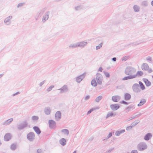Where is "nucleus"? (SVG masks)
<instances>
[{
    "label": "nucleus",
    "instance_id": "nucleus-30",
    "mask_svg": "<svg viewBox=\"0 0 153 153\" xmlns=\"http://www.w3.org/2000/svg\"><path fill=\"white\" fill-rule=\"evenodd\" d=\"M91 84L92 86L94 87H96L97 85L96 80L94 79L92 80L91 82Z\"/></svg>",
    "mask_w": 153,
    "mask_h": 153
},
{
    "label": "nucleus",
    "instance_id": "nucleus-6",
    "mask_svg": "<svg viewBox=\"0 0 153 153\" xmlns=\"http://www.w3.org/2000/svg\"><path fill=\"white\" fill-rule=\"evenodd\" d=\"M58 90L60 91L59 92L60 94H63L68 92L69 91V89L67 85H64L61 88L58 89Z\"/></svg>",
    "mask_w": 153,
    "mask_h": 153
},
{
    "label": "nucleus",
    "instance_id": "nucleus-10",
    "mask_svg": "<svg viewBox=\"0 0 153 153\" xmlns=\"http://www.w3.org/2000/svg\"><path fill=\"white\" fill-rule=\"evenodd\" d=\"M11 134L10 133H7L4 135V140L5 141H8L11 139Z\"/></svg>",
    "mask_w": 153,
    "mask_h": 153
},
{
    "label": "nucleus",
    "instance_id": "nucleus-33",
    "mask_svg": "<svg viewBox=\"0 0 153 153\" xmlns=\"http://www.w3.org/2000/svg\"><path fill=\"white\" fill-rule=\"evenodd\" d=\"M139 83L140 87V88L142 90H143L145 89V87L143 83L141 81L139 82Z\"/></svg>",
    "mask_w": 153,
    "mask_h": 153
},
{
    "label": "nucleus",
    "instance_id": "nucleus-37",
    "mask_svg": "<svg viewBox=\"0 0 153 153\" xmlns=\"http://www.w3.org/2000/svg\"><path fill=\"white\" fill-rule=\"evenodd\" d=\"M54 86L53 85H52L50 86L46 90L48 92H49L51 91L53 88L54 87Z\"/></svg>",
    "mask_w": 153,
    "mask_h": 153
},
{
    "label": "nucleus",
    "instance_id": "nucleus-11",
    "mask_svg": "<svg viewBox=\"0 0 153 153\" xmlns=\"http://www.w3.org/2000/svg\"><path fill=\"white\" fill-rule=\"evenodd\" d=\"M61 118V113L60 111L56 112L55 114V119L57 121H59Z\"/></svg>",
    "mask_w": 153,
    "mask_h": 153
},
{
    "label": "nucleus",
    "instance_id": "nucleus-12",
    "mask_svg": "<svg viewBox=\"0 0 153 153\" xmlns=\"http://www.w3.org/2000/svg\"><path fill=\"white\" fill-rule=\"evenodd\" d=\"M110 107L112 111H116L120 108V106L117 104H111Z\"/></svg>",
    "mask_w": 153,
    "mask_h": 153
},
{
    "label": "nucleus",
    "instance_id": "nucleus-55",
    "mask_svg": "<svg viewBox=\"0 0 153 153\" xmlns=\"http://www.w3.org/2000/svg\"><path fill=\"white\" fill-rule=\"evenodd\" d=\"M4 75V74H0V79Z\"/></svg>",
    "mask_w": 153,
    "mask_h": 153
},
{
    "label": "nucleus",
    "instance_id": "nucleus-38",
    "mask_svg": "<svg viewBox=\"0 0 153 153\" xmlns=\"http://www.w3.org/2000/svg\"><path fill=\"white\" fill-rule=\"evenodd\" d=\"M103 72L104 73L105 76L107 77H109L110 76V75L107 72H106L105 71H103Z\"/></svg>",
    "mask_w": 153,
    "mask_h": 153
},
{
    "label": "nucleus",
    "instance_id": "nucleus-5",
    "mask_svg": "<svg viewBox=\"0 0 153 153\" xmlns=\"http://www.w3.org/2000/svg\"><path fill=\"white\" fill-rule=\"evenodd\" d=\"M49 127L51 129H55L56 127V122L53 120H51L48 121Z\"/></svg>",
    "mask_w": 153,
    "mask_h": 153
},
{
    "label": "nucleus",
    "instance_id": "nucleus-56",
    "mask_svg": "<svg viewBox=\"0 0 153 153\" xmlns=\"http://www.w3.org/2000/svg\"><path fill=\"white\" fill-rule=\"evenodd\" d=\"M112 59L114 61H115L116 60V58L115 57H114Z\"/></svg>",
    "mask_w": 153,
    "mask_h": 153
},
{
    "label": "nucleus",
    "instance_id": "nucleus-28",
    "mask_svg": "<svg viewBox=\"0 0 153 153\" xmlns=\"http://www.w3.org/2000/svg\"><path fill=\"white\" fill-rule=\"evenodd\" d=\"M146 102V100L145 99H143L140 102V103L137 105L138 106H140L142 105Z\"/></svg>",
    "mask_w": 153,
    "mask_h": 153
},
{
    "label": "nucleus",
    "instance_id": "nucleus-60",
    "mask_svg": "<svg viewBox=\"0 0 153 153\" xmlns=\"http://www.w3.org/2000/svg\"><path fill=\"white\" fill-rule=\"evenodd\" d=\"M73 153H76V151H74Z\"/></svg>",
    "mask_w": 153,
    "mask_h": 153
},
{
    "label": "nucleus",
    "instance_id": "nucleus-62",
    "mask_svg": "<svg viewBox=\"0 0 153 153\" xmlns=\"http://www.w3.org/2000/svg\"><path fill=\"white\" fill-rule=\"evenodd\" d=\"M130 120V119H129V120L128 119V121H129Z\"/></svg>",
    "mask_w": 153,
    "mask_h": 153
},
{
    "label": "nucleus",
    "instance_id": "nucleus-31",
    "mask_svg": "<svg viewBox=\"0 0 153 153\" xmlns=\"http://www.w3.org/2000/svg\"><path fill=\"white\" fill-rule=\"evenodd\" d=\"M102 98V96H99L97 97L95 99V102H98Z\"/></svg>",
    "mask_w": 153,
    "mask_h": 153
},
{
    "label": "nucleus",
    "instance_id": "nucleus-47",
    "mask_svg": "<svg viewBox=\"0 0 153 153\" xmlns=\"http://www.w3.org/2000/svg\"><path fill=\"white\" fill-rule=\"evenodd\" d=\"M132 128V126H127L126 128V130L127 131L129 130V129H131Z\"/></svg>",
    "mask_w": 153,
    "mask_h": 153
},
{
    "label": "nucleus",
    "instance_id": "nucleus-25",
    "mask_svg": "<svg viewBox=\"0 0 153 153\" xmlns=\"http://www.w3.org/2000/svg\"><path fill=\"white\" fill-rule=\"evenodd\" d=\"M142 69L143 71H147L149 73H151L153 71V70L150 68H143Z\"/></svg>",
    "mask_w": 153,
    "mask_h": 153
},
{
    "label": "nucleus",
    "instance_id": "nucleus-19",
    "mask_svg": "<svg viewBox=\"0 0 153 153\" xmlns=\"http://www.w3.org/2000/svg\"><path fill=\"white\" fill-rule=\"evenodd\" d=\"M112 100L113 101L116 102L119 101L120 100V96H114L112 97Z\"/></svg>",
    "mask_w": 153,
    "mask_h": 153
},
{
    "label": "nucleus",
    "instance_id": "nucleus-17",
    "mask_svg": "<svg viewBox=\"0 0 153 153\" xmlns=\"http://www.w3.org/2000/svg\"><path fill=\"white\" fill-rule=\"evenodd\" d=\"M51 109L49 107H45L44 109V112L46 115H49L51 114Z\"/></svg>",
    "mask_w": 153,
    "mask_h": 153
},
{
    "label": "nucleus",
    "instance_id": "nucleus-57",
    "mask_svg": "<svg viewBox=\"0 0 153 153\" xmlns=\"http://www.w3.org/2000/svg\"><path fill=\"white\" fill-rule=\"evenodd\" d=\"M151 4L152 6H153V0L151 2Z\"/></svg>",
    "mask_w": 153,
    "mask_h": 153
},
{
    "label": "nucleus",
    "instance_id": "nucleus-3",
    "mask_svg": "<svg viewBox=\"0 0 153 153\" xmlns=\"http://www.w3.org/2000/svg\"><path fill=\"white\" fill-rule=\"evenodd\" d=\"M28 123L26 121H25L17 126L19 130L24 129L27 126Z\"/></svg>",
    "mask_w": 153,
    "mask_h": 153
},
{
    "label": "nucleus",
    "instance_id": "nucleus-45",
    "mask_svg": "<svg viewBox=\"0 0 153 153\" xmlns=\"http://www.w3.org/2000/svg\"><path fill=\"white\" fill-rule=\"evenodd\" d=\"M37 153H43V152L41 149H38L37 151Z\"/></svg>",
    "mask_w": 153,
    "mask_h": 153
},
{
    "label": "nucleus",
    "instance_id": "nucleus-13",
    "mask_svg": "<svg viewBox=\"0 0 153 153\" xmlns=\"http://www.w3.org/2000/svg\"><path fill=\"white\" fill-rule=\"evenodd\" d=\"M152 137V134L148 133L146 134L144 137V139L146 141H148Z\"/></svg>",
    "mask_w": 153,
    "mask_h": 153
},
{
    "label": "nucleus",
    "instance_id": "nucleus-7",
    "mask_svg": "<svg viewBox=\"0 0 153 153\" xmlns=\"http://www.w3.org/2000/svg\"><path fill=\"white\" fill-rule=\"evenodd\" d=\"M86 75V73L85 72L80 76L76 77V81L78 83H80V82L85 78Z\"/></svg>",
    "mask_w": 153,
    "mask_h": 153
},
{
    "label": "nucleus",
    "instance_id": "nucleus-52",
    "mask_svg": "<svg viewBox=\"0 0 153 153\" xmlns=\"http://www.w3.org/2000/svg\"><path fill=\"white\" fill-rule=\"evenodd\" d=\"M102 68H99L98 71H102Z\"/></svg>",
    "mask_w": 153,
    "mask_h": 153
},
{
    "label": "nucleus",
    "instance_id": "nucleus-2",
    "mask_svg": "<svg viewBox=\"0 0 153 153\" xmlns=\"http://www.w3.org/2000/svg\"><path fill=\"white\" fill-rule=\"evenodd\" d=\"M136 70L134 68H126L125 73L127 75H134L133 74L136 72Z\"/></svg>",
    "mask_w": 153,
    "mask_h": 153
},
{
    "label": "nucleus",
    "instance_id": "nucleus-27",
    "mask_svg": "<svg viewBox=\"0 0 153 153\" xmlns=\"http://www.w3.org/2000/svg\"><path fill=\"white\" fill-rule=\"evenodd\" d=\"M125 131V129L117 131L115 133V135L117 136H119L121 134L124 133Z\"/></svg>",
    "mask_w": 153,
    "mask_h": 153
},
{
    "label": "nucleus",
    "instance_id": "nucleus-35",
    "mask_svg": "<svg viewBox=\"0 0 153 153\" xmlns=\"http://www.w3.org/2000/svg\"><path fill=\"white\" fill-rule=\"evenodd\" d=\"M142 115V113H139L138 114L134 116H131L130 117V120H132L135 118H136L137 117H138L140 116H141Z\"/></svg>",
    "mask_w": 153,
    "mask_h": 153
},
{
    "label": "nucleus",
    "instance_id": "nucleus-4",
    "mask_svg": "<svg viewBox=\"0 0 153 153\" xmlns=\"http://www.w3.org/2000/svg\"><path fill=\"white\" fill-rule=\"evenodd\" d=\"M35 134L33 132H30L27 135V140L30 142H32L35 139Z\"/></svg>",
    "mask_w": 153,
    "mask_h": 153
},
{
    "label": "nucleus",
    "instance_id": "nucleus-51",
    "mask_svg": "<svg viewBox=\"0 0 153 153\" xmlns=\"http://www.w3.org/2000/svg\"><path fill=\"white\" fill-rule=\"evenodd\" d=\"M140 122V121L139 120H137L135 121V123L136 125L139 122Z\"/></svg>",
    "mask_w": 153,
    "mask_h": 153
},
{
    "label": "nucleus",
    "instance_id": "nucleus-26",
    "mask_svg": "<svg viewBox=\"0 0 153 153\" xmlns=\"http://www.w3.org/2000/svg\"><path fill=\"white\" fill-rule=\"evenodd\" d=\"M12 18L11 16H9L5 19L4 22L6 24L8 25L11 22V19Z\"/></svg>",
    "mask_w": 153,
    "mask_h": 153
},
{
    "label": "nucleus",
    "instance_id": "nucleus-36",
    "mask_svg": "<svg viewBox=\"0 0 153 153\" xmlns=\"http://www.w3.org/2000/svg\"><path fill=\"white\" fill-rule=\"evenodd\" d=\"M87 44L86 42H82L80 43L79 45L81 46H83L86 45Z\"/></svg>",
    "mask_w": 153,
    "mask_h": 153
},
{
    "label": "nucleus",
    "instance_id": "nucleus-63",
    "mask_svg": "<svg viewBox=\"0 0 153 153\" xmlns=\"http://www.w3.org/2000/svg\"><path fill=\"white\" fill-rule=\"evenodd\" d=\"M93 139V138H92L91 139V140H92Z\"/></svg>",
    "mask_w": 153,
    "mask_h": 153
},
{
    "label": "nucleus",
    "instance_id": "nucleus-8",
    "mask_svg": "<svg viewBox=\"0 0 153 153\" xmlns=\"http://www.w3.org/2000/svg\"><path fill=\"white\" fill-rule=\"evenodd\" d=\"M96 75V79L97 83L100 85H101L102 80V75L99 73H97Z\"/></svg>",
    "mask_w": 153,
    "mask_h": 153
},
{
    "label": "nucleus",
    "instance_id": "nucleus-39",
    "mask_svg": "<svg viewBox=\"0 0 153 153\" xmlns=\"http://www.w3.org/2000/svg\"><path fill=\"white\" fill-rule=\"evenodd\" d=\"M134 10L136 12H138L139 10V9L138 7L136 5L134 6Z\"/></svg>",
    "mask_w": 153,
    "mask_h": 153
},
{
    "label": "nucleus",
    "instance_id": "nucleus-23",
    "mask_svg": "<svg viewBox=\"0 0 153 153\" xmlns=\"http://www.w3.org/2000/svg\"><path fill=\"white\" fill-rule=\"evenodd\" d=\"M116 115V114H114L113 111L109 112L108 113L106 117V119H107L109 117H114Z\"/></svg>",
    "mask_w": 153,
    "mask_h": 153
},
{
    "label": "nucleus",
    "instance_id": "nucleus-16",
    "mask_svg": "<svg viewBox=\"0 0 153 153\" xmlns=\"http://www.w3.org/2000/svg\"><path fill=\"white\" fill-rule=\"evenodd\" d=\"M135 105H131L129 106L126 107V109L127 111V112H129L135 108Z\"/></svg>",
    "mask_w": 153,
    "mask_h": 153
},
{
    "label": "nucleus",
    "instance_id": "nucleus-24",
    "mask_svg": "<svg viewBox=\"0 0 153 153\" xmlns=\"http://www.w3.org/2000/svg\"><path fill=\"white\" fill-rule=\"evenodd\" d=\"M134 78V75H130L124 77L123 78L122 80H126Z\"/></svg>",
    "mask_w": 153,
    "mask_h": 153
},
{
    "label": "nucleus",
    "instance_id": "nucleus-9",
    "mask_svg": "<svg viewBox=\"0 0 153 153\" xmlns=\"http://www.w3.org/2000/svg\"><path fill=\"white\" fill-rule=\"evenodd\" d=\"M132 89L134 92L138 93L140 92V90L139 88V85L137 83L133 84L132 86Z\"/></svg>",
    "mask_w": 153,
    "mask_h": 153
},
{
    "label": "nucleus",
    "instance_id": "nucleus-41",
    "mask_svg": "<svg viewBox=\"0 0 153 153\" xmlns=\"http://www.w3.org/2000/svg\"><path fill=\"white\" fill-rule=\"evenodd\" d=\"M102 46V44L101 43L98 46H97L96 47V49H98L100 48Z\"/></svg>",
    "mask_w": 153,
    "mask_h": 153
},
{
    "label": "nucleus",
    "instance_id": "nucleus-20",
    "mask_svg": "<svg viewBox=\"0 0 153 153\" xmlns=\"http://www.w3.org/2000/svg\"><path fill=\"white\" fill-rule=\"evenodd\" d=\"M143 74V73L142 71H137L136 74L134 75V78H135L136 77H139L141 76H142Z\"/></svg>",
    "mask_w": 153,
    "mask_h": 153
},
{
    "label": "nucleus",
    "instance_id": "nucleus-40",
    "mask_svg": "<svg viewBox=\"0 0 153 153\" xmlns=\"http://www.w3.org/2000/svg\"><path fill=\"white\" fill-rule=\"evenodd\" d=\"M121 103H122L123 104L126 105H128L130 103V102H127L124 100H122L121 101Z\"/></svg>",
    "mask_w": 153,
    "mask_h": 153
},
{
    "label": "nucleus",
    "instance_id": "nucleus-42",
    "mask_svg": "<svg viewBox=\"0 0 153 153\" xmlns=\"http://www.w3.org/2000/svg\"><path fill=\"white\" fill-rule=\"evenodd\" d=\"M90 96L89 95L87 96L85 98V101H87L90 98Z\"/></svg>",
    "mask_w": 153,
    "mask_h": 153
},
{
    "label": "nucleus",
    "instance_id": "nucleus-15",
    "mask_svg": "<svg viewBox=\"0 0 153 153\" xmlns=\"http://www.w3.org/2000/svg\"><path fill=\"white\" fill-rule=\"evenodd\" d=\"M33 129L38 134H40L41 133V131L39 128L37 126H34L33 127Z\"/></svg>",
    "mask_w": 153,
    "mask_h": 153
},
{
    "label": "nucleus",
    "instance_id": "nucleus-18",
    "mask_svg": "<svg viewBox=\"0 0 153 153\" xmlns=\"http://www.w3.org/2000/svg\"><path fill=\"white\" fill-rule=\"evenodd\" d=\"M143 80L146 86L149 87L151 85V82L149 81L148 79L144 78L143 79Z\"/></svg>",
    "mask_w": 153,
    "mask_h": 153
},
{
    "label": "nucleus",
    "instance_id": "nucleus-44",
    "mask_svg": "<svg viewBox=\"0 0 153 153\" xmlns=\"http://www.w3.org/2000/svg\"><path fill=\"white\" fill-rule=\"evenodd\" d=\"M93 110L94 109L92 108L89 110L87 112V115H88L90 114L93 111Z\"/></svg>",
    "mask_w": 153,
    "mask_h": 153
},
{
    "label": "nucleus",
    "instance_id": "nucleus-22",
    "mask_svg": "<svg viewBox=\"0 0 153 153\" xmlns=\"http://www.w3.org/2000/svg\"><path fill=\"white\" fill-rule=\"evenodd\" d=\"M60 143L63 146H65L66 143V139L64 138H61L59 140Z\"/></svg>",
    "mask_w": 153,
    "mask_h": 153
},
{
    "label": "nucleus",
    "instance_id": "nucleus-58",
    "mask_svg": "<svg viewBox=\"0 0 153 153\" xmlns=\"http://www.w3.org/2000/svg\"><path fill=\"white\" fill-rule=\"evenodd\" d=\"M107 139V137L106 138H105V139H104L102 140H103V141H105V140H106V139Z\"/></svg>",
    "mask_w": 153,
    "mask_h": 153
},
{
    "label": "nucleus",
    "instance_id": "nucleus-14",
    "mask_svg": "<svg viewBox=\"0 0 153 153\" xmlns=\"http://www.w3.org/2000/svg\"><path fill=\"white\" fill-rule=\"evenodd\" d=\"M13 120V119L11 118L6 120L3 123V125L4 126H7L9 125Z\"/></svg>",
    "mask_w": 153,
    "mask_h": 153
},
{
    "label": "nucleus",
    "instance_id": "nucleus-49",
    "mask_svg": "<svg viewBox=\"0 0 153 153\" xmlns=\"http://www.w3.org/2000/svg\"><path fill=\"white\" fill-rule=\"evenodd\" d=\"M45 80L43 81L42 82H40V84H39V86H40V87H41L44 84V83H45Z\"/></svg>",
    "mask_w": 153,
    "mask_h": 153
},
{
    "label": "nucleus",
    "instance_id": "nucleus-29",
    "mask_svg": "<svg viewBox=\"0 0 153 153\" xmlns=\"http://www.w3.org/2000/svg\"><path fill=\"white\" fill-rule=\"evenodd\" d=\"M16 144H12L10 147L11 149L12 150H15L16 149Z\"/></svg>",
    "mask_w": 153,
    "mask_h": 153
},
{
    "label": "nucleus",
    "instance_id": "nucleus-48",
    "mask_svg": "<svg viewBox=\"0 0 153 153\" xmlns=\"http://www.w3.org/2000/svg\"><path fill=\"white\" fill-rule=\"evenodd\" d=\"M112 133H110L107 136V138L108 139L109 138H110L112 136Z\"/></svg>",
    "mask_w": 153,
    "mask_h": 153
},
{
    "label": "nucleus",
    "instance_id": "nucleus-61",
    "mask_svg": "<svg viewBox=\"0 0 153 153\" xmlns=\"http://www.w3.org/2000/svg\"><path fill=\"white\" fill-rule=\"evenodd\" d=\"M151 58H149V60H151Z\"/></svg>",
    "mask_w": 153,
    "mask_h": 153
},
{
    "label": "nucleus",
    "instance_id": "nucleus-1",
    "mask_svg": "<svg viewBox=\"0 0 153 153\" xmlns=\"http://www.w3.org/2000/svg\"><path fill=\"white\" fill-rule=\"evenodd\" d=\"M148 147L147 144L144 142L140 143L137 146V149L138 150L142 151L146 149Z\"/></svg>",
    "mask_w": 153,
    "mask_h": 153
},
{
    "label": "nucleus",
    "instance_id": "nucleus-21",
    "mask_svg": "<svg viewBox=\"0 0 153 153\" xmlns=\"http://www.w3.org/2000/svg\"><path fill=\"white\" fill-rule=\"evenodd\" d=\"M131 96L129 93H126L124 95V99L126 101H128L130 99Z\"/></svg>",
    "mask_w": 153,
    "mask_h": 153
},
{
    "label": "nucleus",
    "instance_id": "nucleus-64",
    "mask_svg": "<svg viewBox=\"0 0 153 153\" xmlns=\"http://www.w3.org/2000/svg\"><path fill=\"white\" fill-rule=\"evenodd\" d=\"M129 153V152H128V153Z\"/></svg>",
    "mask_w": 153,
    "mask_h": 153
},
{
    "label": "nucleus",
    "instance_id": "nucleus-46",
    "mask_svg": "<svg viewBox=\"0 0 153 153\" xmlns=\"http://www.w3.org/2000/svg\"><path fill=\"white\" fill-rule=\"evenodd\" d=\"M131 153H138V152L137 150H134L131 152Z\"/></svg>",
    "mask_w": 153,
    "mask_h": 153
},
{
    "label": "nucleus",
    "instance_id": "nucleus-54",
    "mask_svg": "<svg viewBox=\"0 0 153 153\" xmlns=\"http://www.w3.org/2000/svg\"><path fill=\"white\" fill-rule=\"evenodd\" d=\"M48 16H46V17L45 18L43 17V19L44 20H45L46 19H48Z\"/></svg>",
    "mask_w": 153,
    "mask_h": 153
},
{
    "label": "nucleus",
    "instance_id": "nucleus-50",
    "mask_svg": "<svg viewBox=\"0 0 153 153\" xmlns=\"http://www.w3.org/2000/svg\"><path fill=\"white\" fill-rule=\"evenodd\" d=\"M20 94V92H17L15 93H14L13 94V96H14L16 95L19 94Z\"/></svg>",
    "mask_w": 153,
    "mask_h": 153
},
{
    "label": "nucleus",
    "instance_id": "nucleus-32",
    "mask_svg": "<svg viewBox=\"0 0 153 153\" xmlns=\"http://www.w3.org/2000/svg\"><path fill=\"white\" fill-rule=\"evenodd\" d=\"M61 132L65 134L68 135L69 134V131L67 129H63L61 130Z\"/></svg>",
    "mask_w": 153,
    "mask_h": 153
},
{
    "label": "nucleus",
    "instance_id": "nucleus-43",
    "mask_svg": "<svg viewBox=\"0 0 153 153\" xmlns=\"http://www.w3.org/2000/svg\"><path fill=\"white\" fill-rule=\"evenodd\" d=\"M114 148H113L112 149H109L106 152V153H110L114 149Z\"/></svg>",
    "mask_w": 153,
    "mask_h": 153
},
{
    "label": "nucleus",
    "instance_id": "nucleus-53",
    "mask_svg": "<svg viewBox=\"0 0 153 153\" xmlns=\"http://www.w3.org/2000/svg\"><path fill=\"white\" fill-rule=\"evenodd\" d=\"M136 125V124L135 123H132L131 124V126H132V127H134V126H135Z\"/></svg>",
    "mask_w": 153,
    "mask_h": 153
},
{
    "label": "nucleus",
    "instance_id": "nucleus-34",
    "mask_svg": "<svg viewBox=\"0 0 153 153\" xmlns=\"http://www.w3.org/2000/svg\"><path fill=\"white\" fill-rule=\"evenodd\" d=\"M39 117L37 116H33L32 117V119L34 121H37L39 120Z\"/></svg>",
    "mask_w": 153,
    "mask_h": 153
},
{
    "label": "nucleus",
    "instance_id": "nucleus-59",
    "mask_svg": "<svg viewBox=\"0 0 153 153\" xmlns=\"http://www.w3.org/2000/svg\"><path fill=\"white\" fill-rule=\"evenodd\" d=\"M1 144H2L1 142V140H0V146L1 145Z\"/></svg>",
    "mask_w": 153,
    "mask_h": 153
}]
</instances>
